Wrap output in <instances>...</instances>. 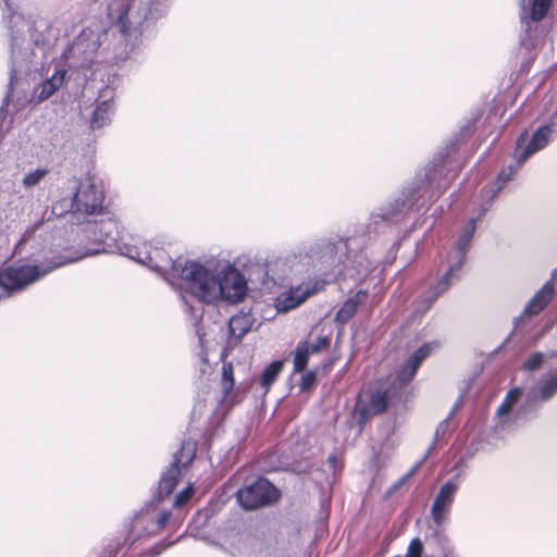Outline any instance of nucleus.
Wrapping results in <instances>:
<instances>
[{
	"instance_id": "obj_32",
	"label": "nucleus",
	"mask_w": 557,
	"mask_h": 557,
	"mask_svg": "<svg viewBox=\"0 0 557 557\" xmlns=\"http://www.w3.org/2000/svg\"><path fill=\"white\" fill-rule=\"evenodd\" d=\"M461 401H462V397H460L458 399V401L454 405V407L451 408L448 417L445 418L443 421H441L440 424L437 425V428L435 430V433H434V440H433L432 444L429 446V451L433 450L434 447H435L436 442L438 440L443 438L446 435L447 430H448V425H449V420L453 418L455 412L458 410L459 405H460Z\"/></svg>"
},
{
	"instance_id": "obj_16",
	"label": "nucleus",
	"mask_w": 557,
	"mask_h": 557,
	"mask_svg": "<svg viewBox=\"0 0 557 557\" xmlns=\"http://www.w3.org/2000/svg\"><path fill=\"white\" fill-rule=\"evenodd\" d=\"M441 265L444 267L442 275L437 282L422 295L421 306L423 312L428 311L443 294L461 280L462 270L466 264L445 256Z\"/></svg>"
},
{
	"instance_id": "obj_29",
	"label": "nucleus",
	"mask_w": 557,
	"mask_h": 557,
	"mask_svg": "<svg viewBox=\"0 0 557 557\" xmlns=\"http://www.w3.org/2000/svg\"><path fill=\"white\" fill-rule=\"evenodd\" d=\"M532 389L544 404L548 403L557 395V373L543 377Z\"/></svg>"
},
{
	"instance_id": "obj_12",
	"label": "nucleus",
	"mask_w": 557,
	"mask_h": 557,
	"mask_svg": "<svg viewBox=\"0 0 557 557\" xmlns=\"http://www.w3.org/2000/svg\"><path fill=\"white\" fill-rule=\"evenodd\" d=\"M100 47V35L91 29H83L63 51L62 58L72 67H88Z\"/></svg>"
},
{
	"instance_id": "obj_1",
	"label": "nucleus",
	"mask_w": 557,
	"mask_h": 557,
	"mask_svg": "<svg viewBox=\"0 0 557 557\" xmlns=\"http://www.w3.org/2000/svg\"><path fill=\"white\" fill-rule=\"evenodd\" d=\"M1 4L2 20L10 40V78L0 107V128L8 116L7 108L15 84L30 73L39 58L45 57L48 45L46 32L49 29V23L45 18L29 21L20 14L14 0H2Z\"/></svg>"
},
{
	"instance_id": "obj_13",
	"label": "nucleus",
	"mask_w": 557,
	"mask_h": 557,
	"mask_svg": "<svg viewBox=\"0 0 557 557\" xmlns=\"http://www.w3.org/2000/svg\"><path fill=\"white\" fill-rule=\"evenodd\" d=\"M157 506L156 500L150 499L138 512H136L129 529L132 543L145 535L159 534L164 529L170 520L171 511L164 510L157 513Z\"/></svg>"
},
{
	"instance_id": "obj_34",
	"label": "nucleus",
	"mask_w": 557,
	"mask_h": 557,
	"mask_svg": "<svg viewBox=\"0 0 557 557\" xmlns=\"http://www.w3.org/2000/svg\"><path fill=\"white\" fill-rule=\"evenodd\" d=\"M546 360V355L541 351L532 352L522 363L521 369L525 372L540 370Z\"/></svg>"
},
{
	"instance_id": "obj_47",
	"label": "nucleus",
	"mask_w": 557,
	"mask_h": 557,
	"mask_svg": "<svg viewBox=\"0 0 557 557\" xmlns=\"http://www.w3.org/2000/svg\"><path fill=\"white\" fill-rule=\"evenodd\" d=\"M435 347H437V344L435 342L426 343L419 347L417 350H414V352L419 355L422 359H425Z\"/></svg>"
},
{
	"instance_id": "obj_38",
	"label": "nucleus",
	"mask_w": 557,
	"mask_h": 557,
	"mask_svg": "<svg viewBox=\"0 0 557 557\" xmlns=\"http://www.w3.org/2000/svg\"><path fill=\"white\" fill-rule=\"evenodd\" d=\"M127 539L122 541V537L112 539L103 548V552L100 557H116L122 545L126 542Z\"/></svg>"
},
{
	"instance_id": "obj_23",
	"label": "nucleus",
	"mask_w": 557,
	"mask_h": 557,
	"mask_svg": "<svg viewBox=\"0 0 557 557\" xmlns=\"http://www.w3.org/2000/svg\"><path fill=\"white\" fill-rule=\"evenodd\" d=\"M256 319L250 311L240 310L238 313L232 315L228 320V334L234 341V344H238L252 329Z\"/></svg>"
},
{
	"instance_id": "obj_20",
	"label": "nucleus",
	"mask_w": 557,
	"mask_h": 557,
	"mask_svg": "<svg viewBox=\"0 0 557 557\" xmlns=\"http://www.w3.org/2000/svg\"><path fill=\"white\" fill-rule=\"evenodd\" d=\"M518 154H519V151L515 148L513 152H512L513 161L511 163H509L507 166L503 168L499 171L496 180L482 189V196L484 199V203L482 205L483 207L490 208L491 205L493 203V201L499 195V193L508 185V183H510L511 181H513L516 178L519 171L521 170L523 164L527 162V161H521L519 159Z\"/></svg>"
},
{
	"instance_id": "obj_4",
	"label": "nucleus",
	"mask_w": 557,
	"mask_h": 557,
	"mask_svg": "<svg viewBox=\"0 0 557 557\" xmlns=\"http://www.w3.org/2000/svg\"><path fill=\"white\" fill-rule=\"evenodd\" d=\"M457 149V143L450 141L395 195L409 213L429 208L457 177L449 161L450 153L456 152Z\"/></svg>"
},
{
	"instance_id": "obj_33",
	"label": "nucleus",
	"mask_w": 557,
	"mask_h": 557,
	"mask_svg": "<svg viewBox=\"0 0 557 557\" xmlns=\"http://www.w3.org/2000/svg\"><path fill=\"white\" fill-rule=\"evenodd\" d=\"M550 4L552 0H533L530 11V20L533 22L542 21L547 14Z\"/></svg>"
},
{
	"instance_id": "obj_8",
	"label": "nucleus",
	"mask_w": 557,
	"mask_h": 557,
	"mask_svg": "<svg viewBox=\"0 0 557 557\" xmlns=\"http://www.w3.org/2000/svg\"><path fill=\"white\" fill-rule=\"evenodd\" d=\"M86 232L91 242L102 246L97 252L119 253L127 257L135 251L132 248L134 243L127 240L128 236L121 231L117 221L112 218L88 221Z\"/></svg>"
},
{
	"instance_id": "obj_7",
	"label": "nucleus",
	"mask_w": 557,
	"mask_h": 557,
	"mask_svg": "<svg viewBox=\"0 0 557 557\" xmlns=\"http://www.w3.org/2000/svg\"><path fill=\"white\" fill-rule=\"evenodd\" d=\"M132 248L135 251H132L127 258L148 267L168 282L177 277L180 269L186 261L183 257L174 259L164 248L153 246L149 242L139 243L136 240Z\"/></svg>"
},
{
	"instance_id": "obj_19",
	"label": "nucleus",
	"mask_w": 557,
	"mask_h": 557,
	"mask_svg": "<svg viewBox=\"0 0 557 557\" xmlns=\"http://www.w3.org/2000/svg\"><path fill=\"white\" fill-rule=\"evenodd\" d=\"M555 281H557V268L552 272L550 280L527 302L521 315L515 319L513 332L523 329L529 318L537 315L550 302L555 294Z\"/></svg>"
},
{
	"instance_id": "obj_3",
	"label": "nucleus",
	"mask_w": 557,
	"mask_h": 557,
	"mask_svg": "<svg viewBox=\"0 0 557 557\" xmlns=\"http://www.w3.org/2000/svg\"><path fill=\"white\" fill-rule=\"evenodd\" d=\"M295 257L305 267L321 275L299 285L302 286V292H308V298L323 290L327 284L343 274L348 265H362L360 261L352 260L350 238L341 236L321 237L304 243L298 247Z\"/></svg>"
},
{
	"instance_id": "obj_15",
	"label": "nucleus",
	"mask_w": 557,
	"mask_h": 557,
	"mask_svg": "<svg viewBox=\"0 0 557 557\" xmlns=\"http://www.w3.org/2000/svg\"><path fill=\"white\" fill-rule=\"evenodd\" d=\"M557 138V122L549 121L540 125L529 138V133L524 129L516 139L515 148L519 151V159L528 161L533 154L545 149Z\"/></svg>"
},
{
	"instance_id": "obj_22",
	"label": "nucleus",
	"mask_w": 557,
	"mask_h": 557,
	"mask_svg": "<svg viewBox=\"0 0 557 557\" xmlns=\"http://www.w3.org/2000/svg\"><path fill=\"white\" fill-rule=\"evenodd\" d=\"M488 210V207H481L479 215L476 218H471L462 227L458 239L455 245L447 251L446 256L459 260L460 262H467V253L470 250L471 242L473 239L478 220H480L485 212Z\"/></svg>"
},
{
	"instance_id": "obj_30",
	"label": "nucleus",
	"mask_w": 557,
	"mask_h": 557,
	"mask_svg": "<svg viewBox=\"0 0 557 557\" xmlns=\"http://www.w3.org/2000/svg\"><path fill=\"white\" fill-rule=\"evenodd\" d=\"M283 370V361L274 360L265 367L261 374L260 384L262 387L268 389L277 379L278 374Z\"/></svg>"
},
{
	"instance_id": "obj_21",
	"label": "nucleus",
	"mask_w": 557,
	"mask_h": 557,
	"mask_svg": "<svg viewBox=\"0 0 557 557\" xmlns=\"http://www.w3.org/2000/svg\"><path fill=\"white\" fill-rule=\"evenodd\" d=\"M114 90L106 85L99 89L97 106L90 119V127L99 129L109 125L114 113Z\"/></svg>"
},
{
	"instance_id": "obj_35",
	"label": "nucleus",
	"mask_w": 557,
	"mask_h": 557,
	"mask_svg": "<svg viewBox=\"0 0 557 557\" xmlns=\"http://www.w3.org/2000/svg\"><path fill=\"white\" fill-rule=\"evenodd\" d=\"M183 536L184 535H180L174 541H165V540L159 541L158 543L152 545L150 548H148L147 550L141 553L138 557H158L166 548H169V547L173 546L174 544H176L177 542H180Z\"/></svg>"
},
{
	"instance_id": "obj_25",
	"label": "nucleus",
	"mask_w": 557,
	"mask_h": 557,
	"mask_svg": "<svg viewBox=\"0 0 557 557\" xmlns=\"http://www.w3.org/2000/svg\"><path fill=\"white\" fill-rule=\"evenodd\" d=\"M368 297V292L359 289L351 297L346 299L341 308L336 311L334 321L336 324L344 326L347 324L352 317L356 314L359 306Z\"/></svg>"
},
{
	"instance_id": "obj_11",
	"label": "nucleus",
	"mask_w": 557,
	"mask_h": 557,
	"mask_svg": "<svg viewBox=\"0 0 557 557\" xmlns=\"http://www.w3.org/2000/svg\"><path fill=\"white\" fill-rule=\"evenodd\" d=\"M139 0H111L108 4L109 17L116 22L119 30L124 36L137 37L143 33V25L147 21V12L144 14L136 9Z\"/></svg>"
},
{
	"instance_id": "obj_27",
	"label": "nucleus",
	"mask_w": 557,
	"mask_h": 557,
	"mask_svg": "<svg viewBox=\"0 0 557 557\" xmlns=\"http://www.w3.org/2000/svg\"><path fill=\"white\" fill-rule=\"evenodd\" d=\"M66 77L65 70H57L53 75L44 81L39 86L37 99L42 102L52 97L64 85Z\"/></svg>"
},
{
	"instance_id": "obj_14",
	"label": "nucleus",
	"mask_w": 557,
	"mask_h": 557,
	"mask_svg": "<svg viewBox=\"0 0 557 557\" xmlns=\"http://www.w3.org/2000/svg\"><path fill=\"white\" fill-rule=\"evenodd\" d=\"M280 491L268 479L260 476L236 492V499L245 510H255L278 500Z\"/></svg>"
},
{
	"instance_id": "obj_9",
	"label": "nucleus",
	"mask_w": 557,
	"mask_h": 557,
	"mask_svg": "<svg viewBox=\"0 0 557 557\" xmlns=\"http://www.w3.org/2000/svg\"><path fill=\"white\" fill-rule=\"evenodd\" d=\"M409 214L404 203L394 196L373 209L368 220L367 232L375 235L391 232L405 223Z\"/></svg>"
},
{
	"instance_id": "obj_42",
	"label": "nucleus",
	"mask_w": 557,
	"mask_h": 557,
	"mask_svg": "<svg viewBox=\"0 0 557 557\" xmlns=\"http://www.w3.org/2000/svg\"><path fill=\"white\" fill-rule=\"evenodd\" d=\"M222 383L226 392H230L234 386L233 368L231 364H224L222 368Z\"/></svg>"
},
{
	"instance_id": "obj_10",
	"label": "nucleus",
	"mask_w": 557,
	"mask_h": 557,
	"mask_svg": "<svg viewBox=\"0 0 557 557\" xmlns=\"http://www.w3.org/2000/svg\"><path fill=\"white\" fill-rule=\"evenodd\" d=\"M104 194L95 176L81 178L73 193L71 211L85 215H98L103 211Z\"/></svg>"
},
{
	"instance_id": "obj_45",
	"label": "nucleus",
	"mask_w": 557,
	"mask_h": 557,
	"mask_svg": "<svg viewBox=\"0 0 557 557\" xmlns=\"http://www.w3.org/2000/svg\"><path fill=\"white\" fill-rule=\"evenodd\" d=\"M330 343H331V341L327 336H320L317 338V341L312 345L309 344L310 352L318 354V352L322 351L323 349L329 348Z\"/></svg>"
},
{
	"instance_id": "obj_2",
	"label": "nucleus",
	"mask_w": 557,
	"mask_h": 557,
	"mask_svg": "<svg viewBox=\"0 0 557 557\" xmlns=\"http://www.w3.org/2000/svg\"><path fill=\"white\" fill-rule=\"evenodd\" d=\"M182 281L186 293L202 305H214L222 300L238 304L247 295V280L233 264L225 265L222 271L196 260L186 259L177 277Z\"/></svg>"
},
{
	"instance_id": "obj_24",
	"label": "nucleus",
	"mask_w": 557,
	"mask_h": 557,
	"mask_svg": "<svg viewBox=\"0 0 557 557\" xmlns=\"http://www.w3.org/2000/svg\"><path fill=\"white\" fill-rule=\"evenodd\" d=\"M180 475L181 470L175 465H169V467L162 472L159 480L157 494H154L151 498L156 500L157 505L173 493L178 483Z\"/></svg>"
},
{
	"instance_id": "obj_26",
	"label": "nucleus",
	"mask_w": 557,
	"mask_h": 557,
	"mask_svg": "<svg viewBox=\"0 0 557 557\" xmlns=\"http://www.w3.org/2000/svg\"><path fill=\"white\" fill-rule=\"evenodd\" d=\"M308 299V292H302V286L290 287L276 298L277 311L287 312L300 306Z\"/></svg>"
},
{
	"instance_id": "obj_18",
	"label": "nucleus",
	"mask_w": 557,
	"mask_h": 557,
	"mask_svg": "<svg viewBox=\"0 0 557 557\" xmlns=\"http://www.w3.org/2000/svg\"><path fill=\"white\" fill-rule=\"evenodd\" d=\"M388 397L385 391H369L359 395L354 408V418L362 428L373 416L383 413L387 409Z\"/></svg>"
},
{
	"instance_id": "obj_31",
	"label": "nucleus",
	"mask_w": 557,
	"mask_h": 557,
	"mask_svg": "<svg viewBox=\"0 0 557 557\" xmlns=\"http://www.w3.org/2000/svg\"><path fill=\"white\" fill-rule=\"evenodd\" d=\"M309 343L299 342L294 355V371L301 372L307 368L310 355Z\"/></svg>"
},
{
	"instance_id": "obj_52",
	"label": "nucleus",
	"mask_w": 557,
	"mask_h": 557,
	"mask_svg": "<svg viewBox=\"0 0 557 557\" xmlns=\"http://www.w3.org/2000/svg\"><path fill=\"white\" fill-rule=\"evenodd\" d=\"M509 337H510V335L505 339L504 345H505L507 342H509Z\"/></svg>"
},
{
	"instance_id": "obj_49",
	"label": "nucleus",
	"mask_w": 557,
	"mask_h": 557,
	"mask_svg": "<svg viewBox=\"0 0 557 557\" xmlns=\"http://www.w3.org/2000/svg\"><path fill=\"white\" fill-rule=\"evenodd\" d=\"M467 466V461L461 457L453 467V470H460Z\"/></svg>"
},
{
	"instance_id": "obj_17",
	"label": "nucleus",
	"mask_w": 557,
	"mask_h": 557,
	"mask_svg": "<svg viewBox=\"0 0 557 557\" xmlns=\"http://www.w3.org/2000/svg\"><path fill=\"white\" fill-rule=\"evenodd\" d=\"M459 475L460 473L457 472L454 479L448 480L440 487L431 506V518L437 531L442 529L451 510L459 490Z\"/></svg>"
},
{
	"instance_id": "obj_40",
	"label": "nucleus",
	"mask_w": 557,
	"mask_h": 557,
	"mask_svg": "<svg viewBox=\"0 0 557 557\" xmlns=\"http://www.w3.org/2000/svg\"><path fill=\"white\" fill-rule=\"evenodd\" d=\"M417 371L418 370L416 368H412V366L407 362V364L398 373V380L400 384L406 385L411 382L416 376Z\"/></svg>"
},
{
	"instance_id": "obj_41",
	"label": "nucleus",
	"mask_w": 557,
	"mask_h": 557,
	"mask_svg": "<svg viewBox=\"0 0 557 557\" xmlns=\"http://www.w3.org/2000/svg\"><path fill=\"white\" fill-rule=\"evenodd\" d=\"M183 301L185 304V311L193 318V323L194 325L196 326L202 319V314H203V308L202 307H195L193 305H190L187 299L183 296Z\"/></svg>"
},
{
	"instance_id": "obj_37",
	"label": "nucleus",
	"mask_w": 557,
	"mask_h": 557,
	"mask_svg": "<svg viewBox=\"0 0 557 557\" xmlns=\"http://www.w3.org/2000/svg\"><path fill=\"white\" fill-rule=\"evenodd\" d=\"M422 461L416 463L406 474H404L400 479H398L394 484L389 486V488L385 493V497H391L395 494L401 486L406 484V482L411 478V475L417 471Z\"/></svg>"
},
{
	"instance_id": "obj_5",
	"label": "nucleus",
	"mask_w": 557,
	"mask_h": 557,
	"mask_svg": "<svg viewBox=\"0 0 557 557\" xmlns=\"http://www.w3.org/2000/svg\"><path fill=\"white\" fill-rule=\"evenodd\" d=\"M543 404L532 388L525 394L520 387L510 388L496 410V429L505 430L537 418Z\"/></svg>"
},
{
	"instance_id": "obj_39",
	"label": "nucleus",
	"mask_w": 557,
	"mask_h": 557,
	"mask_svg": "<svg viewBox=\"0 0 557 557\" xmlns=\"http://www.w3.org/2000/svg\"><path fill=\"white\" fill-rule=\"evenodd\" d=\"M193 494H194L193 486H186L174 497L173 507L180 508V507L184 506L191 498Z\"/></svg>"
},
{
	"instance_id": "obj_43",
	"label": "nucleus",
	"mask_w": 557,
	"mask_h": 557,
	"mask_svg": "<svg viewBox=\"0 0 557 557\" xmlns=\"http://www.w3.org/2000/svg\"><path fill=\"white\" fill-rule=\"evenodd\" d=\"M317 382V374L313 371L305 373L300 380L299 387L301 391L311 389Z\"/></svg>"
},
{
	"instance_id": "obj_28",
	"label": "nucleus",
	"mask_w": 557,
	"mask_h": 557,
	"mask_svg": "<svg viewBox=\"0 0 557 557\" xmlns=\"http://www.w3.org/2000/svg\"><path fill=\"white\" fill-rule=\"evenodd\" d=\"M196 443L189 440L183 441L181 448L173 455V460L170 465H175L180 469L188 467L196 457Z\"/></svg>"
},
{
	"instance_id": "obj_53",
	"label": "nucleus",
	"mask_w": 557,
	"mask_h": 557,
	"mask_svg": "<svg viewBox=\"0 0 557 557\" xmlns=\"http://www.w3.org/2000/svg\"><path fill=\"white\" fill-rule=\"evenodd\" d=\"M431 453V450L429 451V449L426 450V455H424V458H428V455Z\"/></svg>"
},
{
	"instance_id": "obj_48",
	"label": "nucleus",
	"mask_w": 557,
	"mask_h": 557,
	"mask_svg": "<svg viewBox=\"0 0 557 557\" xmlns=\"http://www.w3.org/2000/svg\"><path fill=\"white\" fill-rule=\"evenodd\" d=\"M424 359H422L419 355H417L416 352H413L411 355V357L409 358L408 360V363L412 366V368H416L417 370L419 369V367L421 366V363L423 362Z\"/></svg>"
},
{
	"instance_id": "obj_50",
	"label": "nucleus",
	"mask_w": 557,
	"mask_h": 557,
	"mask_svg": "<svg viewBox=\"0 0 557 557\" xmlns=\"http://www.w3.org/2000/svg\"><path fill=\"white\" fill-rule=\"evenodd\" d=\"M327 463H329L330 468L335 469L336 463H337V458L334 454H332L327 457Z\"/></svg>"
},
{
	"instance_id": "obj_6",
	"label": "nucleus",
	"mask_w": 557,
	"mask_h": 557,
	"mask_svg": "<svg viewBox=\"0 0 557 557\" xmlns=\"http://www.w3.org/2000/svg\"><path fill=\"white\" fill-rule=\"evenodd\" d=\"M75 259L57 257L39 264L10 265L0 272V300L11 297L28 285L39 281L53 270L66 265Z\"/></svg>"
},
{
	"instance_id": "obj_36",
	"label": "nucleus",
	"mask_w": 557,
	"mask_h": 557,
	"mask_svg": "<svg viewBox=\"0 0 557 557\" xmlns=\"http://www.w3.org/2000/svg\"><path fill=\"white\" fill-rule=\"evenodd\" d=\"M48 172L49 171L47 169L39 168L27 173L23 178V186L25 188H32L37 186L41 182V180H44V177L48 174Z\"/></svg>"
},
{
	"instance_id": "obj_51",
	"label": "nucleus",
	"mask_w": 557,
	"mask_h": 557,
	"mask_svg": "<svg viewBox=\"0 0 557 557\" xmlns=\"http://www.w3.org/2000/svg\"><path fill=\"white\" fill-rule=\"evenodd\" d=\"M521 23H528V20L524 16H521Z\"/></svg>"
},
{
	"instance_id": "obj_44",
	"label": "nucleus",
	"mask_w": 557,
	"mask_h": 557,
	"mask_svg": "<svg viewBox=\"0 0 557 557\" xmlns=\"http://www.w3.org/2000/svg\"><path fill=\"white\" fill-rule=\"evenodd\" d=\"M423 544L419 537H414L408 547L407 557H422Z\"/></svg>"
},
{
	"instance_id": "obj_46",
	"label": "nucleus",
	"mask_w": 557,
	"mask_h": 557,
	"mask_svg": "<svg viewBox=\"0 0 557 557\" xmlns=\"http://www.w3.org/2000/svg\"><path fill=\"white\" fill-rule=\"evenodd\" d=\"M38 227H39V225H37V226H35V227L27 228V230L23 233V235H22L21 239H20V240H18V243H17V248H18L21 251L26 247V245H27L30 240H33V239H34V237H35V232H36V230H37Z\"/></svg>"
}]
</instances>
